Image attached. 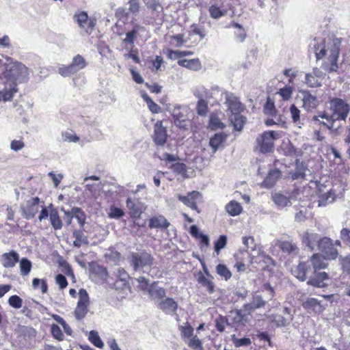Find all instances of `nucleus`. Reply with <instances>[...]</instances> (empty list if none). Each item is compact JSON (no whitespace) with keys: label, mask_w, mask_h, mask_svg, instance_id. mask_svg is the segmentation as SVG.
Masks as SVG:
<instances>
[{"label":"nucleus","mask_w":350,"mask_h":350,"mask_svg":"<svg viewBox=\"0 0 350 350\" xmlns=\"http://www.w3.org/2000/svg\"><path fill=\"white\" fill-rule=\"evenodd\" d=\"M280 137L278 131H265L256 138V143L259 150L262 153L271 152L273 148L274 140Z\"/></svg>","instance_id":"9"},{"label":"nucleus","mask_w":350,"mask_h":350,"mask_svg":"<svg viewBox=\"0 0 350 350\" xmlns=\"http://www.w3.org/2000/svg\"><path fill=\"white\" fill-rule=\"evenodd\" d=\"M171 113L175 125L184 130L188 129L189 120L187 117V107L181 105H176L172 109H168Z\"/></svg>","instance_id":"11"},{"label":"nucleus","mask_w":350,"mask_h":350,"mask_svg":"<svg viewBox=\"0 0 350 350\" xmlns=\"http://www.w3.org/2000/svg\"><path fill=\"white\" fill-rule=\"evenodd\" d=\"M180 331L181 336L185 341L193 336V329L188 322L185 323L184 325L180 327Z\"/></svg>","instance_id":"46"},{"label":"nucleus","mask_w":350,"mask_h":350,"mask_svg":"<svg viewBox=\"0 0 350 350\" xmlns=\"http://www.w3.org/2000/svg\"><path fill=\"white\" fill-rule=\"evenodd\" d=\"M326 258L321 254H312L306 261L300 262L293 269V274L300 281H306L307 284L317 288H323L327 286L325 282L328 280V274L325 272H318L319 270L327 267Z\"/></svg>","instance_id":"1"},{"label":"nucleus","mask_w":350,"mask_h":350,"mask_svg":"<svg viewBox=\"0 0 350 350\" xmlns=\"http://www.w3.org/2000/svg\"><path fill=\"white\" fill-rule=\"evenodd\" d=\"M186 342L188 346L194 350H203L202 342L197 336H192Z\"/></svg>","instance_id":"52"},{"label":"nucleus","mask_w":350,"mask_h":350,"mask_svg":"<svg viewBox=\"0 0 350 350\" xmlns=\"http://www.w3.org/2000/svg\"><path fill=\"white\" fill-rule=\"evenodd\" d=\"M92 279L96 283H103L107 278V271L105 267L98 264L94 263L90 266Z\"/></svg>","instance_id":"22"},{"label":"nucleus","mask_w":350,"mask_h":350,"mask_svg":"<svg viewBox=\"0 0 350 350\" xmlns=\"http://www.w3.org/2000/svg\"><path fill=\"white\" fill-rule=\"evenodd\" d=\"M328 105L327 111L319 116H313L312 120L319 121V118L325 119L330 124L327 126L330 129L335 122L346 120L350 112V105L346 100L338 97H329Z\"/></svg>","instance_id":"4"},{"label":"nucleus","mask_w":350,"mask_h":350,"mask_svg":"<svg viewBox=\"0 0 350 350\" xmlns=\"http://www.w3.org/2000/svg\"><path fill=\"white\" fill-rule=\"evenodd\" d=\"M209 127L212 130L223 129L225 128V124L217 115L211 114L209 120Z\"/></svg>","instance_id":"47"},{"label":"nucleus","mask_w":350,"mask_h":350,"mask_svg":"<svg viewBox=\"0 0 350 350\" xmlns=\"http://www.w3.org/2000/svg\"><path fill=\"white\" fill-rule=\"evenodd\" d=\"M302 94L303 107L307 111H310L317 107L318 105L317 98L311 94L308 90H301L299 92Z\"/></svg>","instance_id":"25"},{"label":"nucleus","mask_w":350,"mask_h":350,"mask_svg":"<svg viewBox=\"0 0 350 350\" xmlns=\"http://www.w3.org/2000/svg\"><path fill=\"white\" fill-rule=\"evenodd\" d=\"M208 12L211 18L219 19L226 14V10L216 5H212L209 7Z\"/></svg>","instance_id":"43"},{"label":"nucleus","mask_w":350,"mask_h":350,"mask_svg":"<svg viewBox=\"0 0 350 350\" xmlns=\"http://www.w3.org/2000/svg\"><path fill=\"white\" fill-rule=\"evenodd\" d=\"M273 200L279 208H284L291 205L289 198L282 193H275L273 195Z\"/></svg>","instance_id":"39"},{"label":"nucleus","mask_w":350,"mask_h":350,"mask_svg":"<svg viewBox=\"0 0 350 350\" xmlns=\"http://www.w3.org/2000/svg\"><path fill=\"white\" fill-rule=\"evenodd\" d=\"M336 198V193L332 189L323 194L321 197V200H319V205L323 206L325 204L332 203L334 201Z\"/></svg>","instance_id":"51"},{"label":"nucleus","mask_w":350,"mask_h":350,"mask_svg":"<svg viewBox=\"0 0 350 350\" xmlns=\"http://www.w3.org/2000/svg\"><path fill=\"white\" fill-rule=\"evenodd\" d=\"M229 120L234 129L237 131H241L246 122V118L241 114V112L230 114Z\"/></svg>","instance_id":"29"},{"label":"nucleus","mask_w":350,"mask_h":350,"mask_svg":"<svg viewBox=\"0 0 350 350\" xmlns=\"http://www.w3.org/2000/svg\"><path fill=\"white\" fill-rule=\"evenodd\" d=\"M225 99V105L227 106L228 110L232 113L242 112L245 107L239 100V98L233 93L226 92L224 94Z\"/></svg>","instance_id":"17"},{"label":"nucleus","mask_w":350,"mask_h":350,"mask_svg":"<svg viewBox=\"0 0 350 350\" xmlns=\"http://www.w3.org/2000/svg\"><path fill=\"white\" fill-rule=\"evenodd\" d=\"M198 282L201 286L206 288V291L209 293H213L214 292V284L209 279L206 278L201 272L199 273L198 277Z\"/></svg>","instance_id":"40"},{"label":"nucleus","mask_w":350,"mask_h":350,"mask_svg":"<svg viewBox=\"0 0 350 350\" xmlns=\"http://www.w3.org/2000/svg\"><path fill=\"white\" fill-rule=\"evenodd\" d=\"M217 273L224 278L225 280H228L230 278L232 274L229 269L226 267V265L219 264L216 267Z\"/></svg>","instance_id":"57"},{"label":"nucleus","mask_w":350,"mask_h":350,"mask_svg":"<svg viewBox=\"0 0 350 350\" xmlns=\"http://www.w3.org/2000/svg\"><path fill=\"white\" fill-rule=\"evenodd\" d=\"M40 198L38 197L31 198L21 205V209L23 216L26 219L34 217L39 210Z\"/></svg>","instance_id":"15"},{"label":"nucleus","mask_w":350,"mask_h":350,"mask_svg":"<svg viewBox=\"0 0 350 350\" xmlns=\"http://www.w3.org/2000/svg\"><path fill=\"white\" fill-rule=\"evenodd\" d=\"M178 64L180 66L195 71L199 70L202 68L200 61L198 58H194L191 59H179L178 60Z\"/></svg>","instance_id":"31"},{"label":"nucleus","mask_w":350,"mask_h":350,"mask_svg":"<svg viewBox=\"0 0 350 350\" xmlns=\"http://www.w3.org/2000/svg\"><path fill=\"white\" fill-rule=\"evenodd\" d=\"M264 111L266 114L274 116L275 114V108L273 102L268 99L264 106Z\"/></svg>","instance_id":"63"},{"label":"nucleus","mask_w":350,"mask_h":350,"mask_svg":"<svg viewBox=\"0 0 350 350\" xmlns=\"http://www.w3.org/2000/svg\"><path fill=\"white\" fill-rule=\"evenodd\" d=\"M156 306L165 314L172 315L176 313L178 303L172 297H164Z\"/></svg>","instance_id":"18"},{"label":"nucleus","mask_w":350,"mask_h":350,"mask_svg":"<svg viewBox=\"0 0 350 350\" xmlns=\"http://www.w3.org/2000/svg\"><path fill=\"white\" fill-rule=\"evenodd\" d=\"M196 110L198 115L205 116L208 110L207 102L204 99H200L197 103Z\"/></svg>","instance_id":"58"},{"label":"nucleus","mask_w":350,"mask_h":350,"mask_svg":"<svg viewBox=\"0 0 350 350\" xmlns=\"http://www.w3.org/2000/svg\"><path fill=\"white\" fill-rule=\"evenodd\" d=\"M72 213L74 216L73 218H75L77 220L80 226L83 227L86 219V215L85 213L80 208L74 207L72 208Z\"/></svg>","instance_id":"48"},{"label":"nucleus","mask_w":350,"mask_h":350,"mask_svg":"<svg viewBox=\"0 0 350 350\" xmlns=\"http://www.w3.org/2000/svg\"><path fill=\"white\" fill-rule=\"evenodd\" d=\"M90 305V297L86 290L81 288L79 291V300L74 315L76 319L80 321L85 318L88 312Z\"/></svg>","instance_id":"10"},{"label":"nucleus","mask_w":350,"mask_h":350,"mask_svg":"<svg viewBox=\"0 0 350 350\" xmlns=\"http://www.w3.org/2000/svg\"><path fill=\"white\" fill-rule=\"evenodd\" d=\"M40 284L41 291L43 294L47 292L48 286L46 281L44 280H40L38 278H34L32 281V286L34 289H36L39 287Z\"/></svg>","instance_id":"59"},{"label":"nucleus","mask_w":350,"mask_h":350,"mask_svg":"<svg viewBox=\"0 0 350 350\" xmlns=\"http://www.w3.org/2000/svg\"><path fill=\"white\" fill-rule=\"evenodd\" d=\"M62 140L68 142H78L79 137L72 131H66L62 133Z\"/></svg>","instance_id":"53"},{"label":"nucleus","mask_w":350,"mask_h":350,"mask_svg":"<svg viewBox=\"0 0 350 350\" xmlns=\"http://www.w3.org/2000/svg\"><path fill=\"white\" fill-rule=\"evenodd\" d=\"M280 175L281 172L278 169L270 170L262 183L261 186L267 189L273 187L278 179L280 178Z\"/></svg>","instance_id":"27"},{"label":"nucleus","mask_w":350,"mask_h":350,"mask_svg":"<svg viewBox=\"0 0 350 350\" xmlns=\"http://www.w3.org/2000/svg\"><path fill=\"white\" fill-rule=\"evenodd\" d=\"M28 68L21 62H14L8 65L3 73L7 83L12 84L21 83L27 81L29 79Z\"/></svg>","instance_id":"6"},{"label":"nucleus","mask_w":350,"mask_h":350,"mask_svg":"<svg viewBox=\"0 0 350 350\" xmlns=\"http://www.w3.org/2000/svg\"><path fill=\"white\" fill-rule=\"evenodd\" d=\"M169 42L170 44L174 47H180L185 42L183 34H176L170 36Z\"/></svg>","instance_id":"54"},{"label":"nucleus","mask_w":350,"mask_h":350,"mask_svg":"<svg viewBox=\"0 0 350 350\" xmlns=\"http://www.w3.org/2000/svg\"><path fill=\"white\" fill-rule=\"evenodd\" d=\"M304 308L309 312H320L321 311V306L320 302L315 298H308L302 304Z\"/></svg>","instance_id":"34"},{"label":"nucleus","mask_w":350,"mask_h":350,"mask_svg":"<svg viewBox=\"0 0 350 350\" xmlns=\"http://www.w3.org/2000/svg\"><path fill=\"white\" fill-rule=\"evenodd\" d=\"M304 82L309 88H319L322 85L321 81L311 72L306 74Z\"/></svg>","instance_id":"41"},{"label":"nucleus","mask_w":350,"mask_h":350,"mask_svg":"<svg viewBox=\"0 0 350 350\" xmlns=\"http://www.w3.org/2000/svg\"><path fill=\"white\" fill-rule=\"evenodd\" d=\"M191 31L195 34L200 36V39H203L206 35V31L203 26L197 25V24H193L191 27Z\"/></svg>","instance_id":"56"},{"label":"nucleus","mask_w":350,"mask_h":350,"mask_svg":"<svg viewBox=\"0 0 350 350\" xmlns=\"http://www.w3.org/2000/svg\"><path fill=\"white\" fill-rule=\"evenodd\" d=\"M129 265L135 271L146 272L154 264V258L146 250L139 252H130L127 256Z\"/></svg>","instance_id":"7"},{"label":"nucleus","mask_w":350,"mask_h":350,"mask_svg":"<svg viewBox=\"0 0 350 350\" xmlns=\"http://www.w3.org/2000/svg\"><path fill=\"white\" fill-rule=\"evenodd\" d=\"M19 261V254L14 250L5 252L1 256V263L5 268H13Z\"/></svg>","instance_id":"23"},{"label":"nucleus","mask_w":350,"mask_h":350,"mask_svg":"<svg viewBox=\"0 0 350 350\" xmlns=\"http://www.w3.org/2000/svg\"><path fill=\"white\" fill-rule=\"evenodd\" d=\"M73 237L75 240L73 241V245L77 247H80L82 245H88V239L82 230H75L73 232Z\"/></svg>","instance_id":"37"},{"label":"nucleus","mask_w":350,"mask_h":350,"mask_svg":"<svg viewBox=\"0 0 350 350\" xmlns=\"http://www.w3.org/2000/svg\"><path fill=\"white\" fill-rule=\"evenodd\" d=\"M177 198L187 206L189 207L192 210L197 211L198 213H200V211L198 209L197 206V203L202 202V195L200 192L197 191H193L191 192L187 193L186 196L178 194Z\"/></svg>","instance_id":"14"},{"label":"nucleus","mask_w":350,"mask_h":350,"mask_svg":"<svg viewBox=\"0 0 350 350\" xmlns=\"http://www.w3.org/2000/svg\"><path fill=\"white\" fill-rule=\"evenodd\" d=\"M74 21L88 34H91L96 26V19L94 17H89L87 12L82 11L75 13L73 16Z\"/></svg>","instance_id":"12"},{"label":"nucleus","mask_w":350,"mask_h":350,"mask_svg":"<svg viewBox=\"0 0 350 350\" xmlns=\"http://www.w3.org/2000/svg\"><path fill=\"white\" fill-rule=\"evenodd\" d=\"M51 334L53 336L58 340H62L64 339V334L60 327L55 324H53L51 326Z\"/></svg>","instance_id":"62"},{"label":"nucleus","mask_w":350,"mask_h":350,"mask_svg":"<svg viewBox=\"0 0 350 350\" xmlns=\"http://www.w3.org/2000/svg\"><path fill=\"white\" fill-rule=\"evenodd\" d=\"M231 27L235 28L237 30L234 31L235 37L238 42H243L246 38V33L242 25L237 23H232Z\"/></svg>","instance_id":"45"},{"label":"nucleus","mask_w":350,"mask_h":350,"mask_svg":"<svg viewBox=\"0 0 350 350\" xmlns=\"http://www.w3.org/2000/svg\"><path fill=\"white\" fill-rule=\"evenodd\" d=\"M270 319L277 327H285L290 324L293 318L291 316L286 317L282 314H272Z\"/></svg>","instance_id":"35"},{"label":"nucleus","mask_w":350,"mask_h":350,"mask_svg":"<svg viewBox=\"0 0 350 350\" xmlns=\"http://www.w3.org/2000/svg\"><path fill=\"white\" fill-rule=\"evenodd\" d=\"M18 262L21 274L24 276L27 275L32 267L31 262L26 258H23L21 260L19 259Z\"/></svg>","instance_id":"44"},{"label":"nucleus","mask_w":350,"mask_h":350,"mask_svg":"<svg viewBox=\"0 0 350 350\" xmlns=\"http://www.w3.org/2000/svg\"><path fill=\"white\" fill-rule=\"evenodd\" d=\"M117 278V280L114 282V286L116 288L124 289L129 288V284L128 282L129 276L124 269H118Z\"/></svg>","instance_id":"26"},{"label":"nucleus","mask_w":350,"mask_h":350,"mask_svg":"<svg viewBox=\"0 0 350 350\" xmlns=\"http://www.w3.org/2000/svg\"><path fill=\"white\" fill-rule=\"evenodd\" d=\"M147 292L150 299L154 301L155 305L166 296V290L159 286L158 281L150 284Z\"/></svg>","instance_id":"20"},{"label":"nucleus","mask_w":350,"mask_h":350,"mask_svg":"<svg viewBox=\"0 0 350 350\" xmlns=\"http://www.w3.org/2000/svg\"><path fill=\"white\" fill-rule=\"evenodd\" d=\"M340 46L341 39L334 36L315 38L310 44L317 60L324 59L321 68L328 72H336L339 68L338 59Z\"/></svg>","instance_id":"2"},{"label":"nucleus","mask_w":350,"mask_h":350,"mask_svg":"<svg viewBox=\"0 0 350 350\" xmlns=\"http://www.w3.org/2000/svg\"><path fill=\"white\" fill-rule=\"evenodd\" d=\"M8 303L12 308L18 309L22 306L23 300L18 295H12L9 298Z\"/></svg>","instance_id":"61"},{"label":"nucleus","mask_w":350,"mask_h":350,"mask_svg":"<svg viewBox=\"0 0 350 350\" xmlns=\"http://www.w3.org/2000/svg\"><path fill=\"white\" fill-rule=\"evenodd\" d=\"M168 137L167 129L163 125V122L157 121L154 125V131L152 135L154 143L157 146H163Z\"/></svg>","instance_id":"16"},{"label":"nucleus","mask_w":350,"mask_h":350,"mask_svg":"<svg viewBox=\"0 0 350 350\" xmlns=\"http://www.w3.org/2000/svg\"><path fill=\"white\" fill-rule=\"evenodd\" d=\"M317 250L322 252V255L327 260H334L338 257V250L334 247L333 241L330 238L322 237Z\"/></svg>","instance_id":"13"},{"label":"nucleus","mask_w":350,"mask_h":350,"mask_svg":"<svg viewBox=\"0 0 350 350\" xmlns=\"http://www.w3.org/2000/svg\"><path fill=\"white\" fill-rule=\"evenodd\" d=\"M135 16H133V19L131 21L132 25V29L126 33V37L123 39L122 42L126 44H130L132 47L133 46L135 40H136L139 33L144 31V27L141 25L135 22Z\"/></svg>","instance_id":"19"},{"label":"nucleus","mask_w":350,"mask_h":350,"mask_svg":"<svg viewBox=\"0 0 350 350\" xmlns=\"http://www.w3.org/2000/svg\"><path fill=\"white\" fill-rule=\"evenodd\" d=\"M227 135L224 133H215L209 141V145L215 153L221 145L226 141Z\"/></svg>","instance_id":"30"},{"label":"nucleus","mask_w":350,"mask_h":350,"mask_svg":"<svg viewBox=\"0 0 350 350\" xmlns=\"http://www.w3.org/2000/svg\"><path fill=\"white\" fill-rule=\"evenodd\" d=\"M280 247L284 253L290 255H297L299 252V248L297 244L292 241H284L280 243Z\"/></svg>","instance_id":"33"},{"label":"nucleus","mask_w":350,"mask_h":350,"mask_svg":"<svg viewBox=\"0 0 350 350\" xmlns=\"http://www.w3.org/2000/svg\"><path fill=\"white\" fill-rule=\"evenodd\" d=\"M17 92L16 85L15 84L7 83L5 81V86L2 91L0 92L3 101L11 100Z\"/></svg>","instance_id":"32"},{"label":"nucleus","mask_w":350,"mask_h":350,"mask_svg":"<svg viewBox=\"0 0 350 350\" xmlns=\"http://www.w3.org/2000/svg\"><path fill=\"white\" fill-rule=\"evenodd\" d=\"M227 243V237L225 235H221L219 239L215 242L214 249L215 251L219 254V251L223 249Z\"/></svg>","instance_id":"60"},{"label":"nucleus","mask_w":350,"mask_h":350,"mask_svg":"<svg viewBox=\"0 0 350 350\" xmlns=\"http://www.w3.org/2000/svg\"><path fill=\"white\" fill-rule=\"evenodd\" d=\"M289 111L293 123L301 128L302 123L300 120V110L295 105H292L290 107Z\"/></svg>","instance_id":"50"},{"label":"nucleus","mask_w":350,"mask_h":350,"mask_svg":"<svg viewBox=\"0 0 350 350\" xmlns=\"http://www.w3.org/2000/svg\"><path fill=\"white\" fill-rule=\"evenodd\" d=\"M124 215V211L116 206H111L108 213V217L111 219H120Z\"/></svg>","instance_id":"55"},{"label":"nucleus","mask_w":350,"mask_h":350,"mask_svg":"<svg viewBox=\"0 0 350 350\" xmlns=\"http://www.w3.org/2000/svg\"><path fill=\"white\" fill-rule=\"evenodd\" d=\"M339 259L343 270L350 274V255L345 257L340 256Z\"/></svg>","instance_id":"64"},{"label":"nucleus","mask_w":350,"mask_h":350,"mask_svg":"<svg viewBox=\"0 0 350 350\" xmlns=\"http://www.w3.org/2000/svg\"><path fill=\"white\" fill-rule=\"evenodd\" d=\"M88 65L85 58L78 54L73 57L71 63L58 69V73L64 77H70L84 69Z\"/></svg>","instance_id":"8"},{"label":"nucleus","mask_w":350,"mask_h":350,"mask_svg":"<svg viewBox=\"0 0 350 350\" xmlns=\"http://www.w3.org/2000/svg\"><path fill=\"white\" fill-rule=\"evenodd\" d=\"M170 222L163 215H158L151 217L149 219L148 226L150 228L166 229L170 226Z\"/></svg>","instance_id":"28"},{"label":"nucleus","mask_w":350,"mask_h":350,"mask_svg":"<svg viewBox=\"0 0 350 350\" xmlns=\"http://www.w3.org/2000/svg\"><path fill=\"white\" fill-rule=\"evenodd\" d=\"M89 340L96 347H98L100 349L103 348L104 343L100 339L98 333L96 331L92 330L90 332Z\"/></svg>","instance_id":"49"},{"label":"nucleus","mask_w":350,"mask_h":350,"mask_svg":"<svg viewBox=\"0 0 350 350\" xmlns=\"http://www.w3.org/2000/svg\"><path fill=\"white\" fill-rule=\"evenodd\" d=\"M262 291L267 293L265 296L266 299H264L262 295L255 293L252 295V301L250 303L244 304L241 309L236 311L235 319L237 322H246L252 312L264 308L267 301L272 299L274 297V290L269 284H265L262 286Z\"/></svg>","instance_id":"5"},{"label":"nucleus","mask_w":350,"mask_h":350,"mask_svg":"<svg viewBox=\"0 0 350 350\" xmlns=\"http://www.w3.org/2000/svg\"><path fill=\"white\" fill-rule=\"evenodd\" d=\"M225 209L230 216L234 217L241 214L243 208L239 202L231 200L226 205Z\"/></svg>","instance_id":"36"},{"label":"nucleus","mask_w":350,"mask_h":350,"mask_svg":"<svg viewBox=\"0 0 350 350\" xmlns=\"http://www.w3.org/2000/svg\"><path fill=\"white\" fill-rule=\"evenodd\" d=\"M126 207L132 218H139L144 211V204L138 199L128 198L126 201Z\"/></svg>","instance_id":"21"},{"label":"nucleus","mask_w":350,"mask_h":350,"mask_svg":"<svg viewBox=\"0 0 350 350\" xmlns=\"http://www.w3.org/2000/svg\"><path fill=\"white\" fill-rule=\"evenodd\" d=\"M49 218L51 224L55 230H60L62 228V221L59 216L58 211L55 208L50 210Z\"/></svg>","instance_id":"38"},{"label":"nucleus","mask_w":350,"mask_h":350,"mask_svg":"<svg viewBox=\"0 0 350 350\" xmlns=\"http://www.w3.org/2000/svg\"><path fill=\"white\" fill-rule=\"evenodd\" d=\"M149 15H142L144 23H151L154 21L161 20L163 16V8L159 0H143ZM129 8H118L116 11V17L120 21H126L129 15L137 16L141 10L140 0H129Z\"/></svg>","instance_id":"3"},{"label":"nucleus","mask_w":350,"mask_h":350,"mask_svg":"<svg viewBox=\"0 0 350 350\" xmlns=\"http://www.w3.org/2000/svg\"><path fill=\"white\" fill-rule=\"evenodd\" d=\"M142 97L146 103L148 109L153 113H159L161 112V107L155 103L146 92L142 93Z\"/></svg>","instance_id":"42"},{"label":"nucleus","mask_w":350,"mask_h":350,"mask_svg":"<svg viewBox=\"0 0 350 350\" xmlns=\"http://www.w3.org/2000/svg\"><path fill=\"white\" fill-rule=\"evenodd\" d=\"M321 239L322 237L319 234L306 232L302 237V243L308 248L314 250L316 248L317 249L318 244H319Z\"/></svg>","instance_id":"24"}]
</instances>
